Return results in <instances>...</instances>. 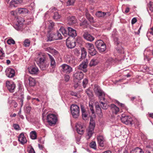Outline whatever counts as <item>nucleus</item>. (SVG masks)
<instances>
[{
    "label": "nucleus",
    "mask_w": 153,
    "mask_h": 153,
    "mask_svg": "<svg viewBox=\"0 0 153 153\" xmlns=\"http://www.w3.org/2000/svg\"><path fill=\"white\" fill-rule=\"evenodd\" d=\"M111 37L113 40L114 44L116 46L115 48L116 50L120 53H121L123 48L121 46V42L119 40L117 32L116 30H114L112 32Z\"/></svg>",
    "instance_id": "obj_1"
},
{
    "label": "nucleus",
    "mask_w": 153,
    "mask_h": 153,
    "mask_svg": "<svg viewBox=\"0 0 153 153\" xmlns=\"http://www.w3.org/2000/svg\"><path fill=\"white\" fill-rule=\"evenodd\" d=\"M37 64L40 69L43 71L46 70L49 65V62L47 60L46 56L44 55H42L39 57Z\"/></svg>",
    "instance_id": "obj_2"
},
{
    "label": "nucleus",
    "mask_w": 153,
    "mask_h": 153,
    "mask_svg": "<svg viewBox=\"0 0 153 153\" xmlns=\"http://www.w3.org/2000/svg\"><path fill=\"white\" fill-rule=\"evenodd\" d=\"M46 41L47 42H51L54 40L61 39L62 38V36L58 31L56 33L48 31L47 35Z\"/></svg>",
    "instance_id": "obj_3"
},
{
    "label": "nucleus",
    "mask_w": 153,
    "mask_h": 153,
    "mask_svg": "<svg viewBox=\"0 0 153 153\" xmlns=\"http://www.w3.org/2000/svg\"><path fill=\"white\" fill-rule=\"evenodd\" d=\"M94 90L95 94L98 96L100 101L105 100V93L98 85H94Z\"/></svg>",
    "instance_id": "obj_4"
},
{
    "label": "nucleus",
    "mask_w": 153,
    "mask_h": 153,
    "mask_svg": "<svg viewBox=\"0 0 153 153\" xmlns=\"http://www.w3.org/2000/svg\"><path fill=\"white\" fill-rule=\"evenodd\" d=\"M70 109L73 117L75 118H78L80 114L79 107L75 104H73L71 106Z\"/></svg>",
    "instance_id": "obj_5"
},
{
    "label": "nucleus",
    "mask_w": 153,
    "mask_h": 153,
    "mask_svg": "<svg viewBox=\"0 0 153 153\" xmlns=\"http://www.w3.org/2000/svg\"><path fill=\"white\" fill-rule=\"evenodd\" d=\"M47 120L48 125L51 126H52L56 124L57 121V117L54 114H50L47 116Z\"/></svg>",
    "instance_id": "obj_6"
},
{
    "label": "nucleus",
    "mask_w": 153,
    "mask_h": 153,
    "mask_svg": "<svg viewBox=\"0 0 153 153\" xmlns=\"http://www.w3.org/2000/svg\"><path fill=\"white\" fill-rule=\"evenodd\" d=\"M95 45L96 48L100 52H103L106 49L105 44L102 40H98L96 41Z\"/></svg>",
    "instance_id": "obj_7"
},
{
    "label": "nucleus",
    "mask_w": 153,
    "mask_h": 153,
    "mask_svg": "<svg viewBox=\"0 0 153 153\" xmlns=\"http://www.w3.org/2000/svg\"><path fill=\"white\" fill-rule=\"evenodd\" d=\"M120 119L122 122L126 125H132L133 124L132 118L130 116L123 114L122 115Z\"/></svg>",
    "instance_id": "obj_8"
},
{
    "label": "nucleus",
    "mask_w": 153,
    "mask_h": 153,
    "mask_svg": "<svg viewBox=\"0 0 153 153\" xmlns=\"http://www.w3.org/2000/svg\"><path fill=\"white\" fill-rule=\"evenodd\" d=\"M80 108L82 119L84 120H88L91 116L90 115L89 111H86L84 105H81Z\"/></svg>",
    "instance_id": "obj_9"
},
{
    "label": "nucleus",
    "mask_w": 153,
    "mask_h": 153,
    "mask_svg": "<svg viewBox=\"0 0 153 153\" xmlns=\"http://www.w3.org/2000/svg\"><path fill=\"white\" fill-rule=\"evenodd\" d=\"M86 46L87 48L89 53L91 56H94L96 54L97 51L94 48L93 44L90 43L86 44Z\"/></svg>",
    "instance_id": "obj_10"
},
{
    "label": "nucleus",
    "mask_w": 153,
    "mask_h": 153,
    "mask_svg": "<svg viewBox=\"0 0 153 153\" xmlns=\"http://www.w3.org/2000/svg\"><path fill=\"white\" fill-rule=\"evenodd\" d=\"M61 70L64 73L67 74H69L72 71V68L66 64H63L60 66Z\"/></svg>",
    "instance_id": "obj_11"
},
{
    "label": "nucleus",
    "mask_w": 153,
    "mask_h": 153,
    "mask_svg": "<svg viewBox=\"0 0 153 153\" xmlns=\"http://www.w3.org/2000/svg\"><path fill=\"white\" fill-rule=\"evenodd\" d=\"M88 64V61L87 59H85L78 66V68L80 70V71L82 70L85 73L87 72L86 68Z\"/></svg>",
    "instance_id": "obj_12"
},
{
    "label": "nucleus",
    "mask_w": 153,
    "mask_h": 153,
    "mask_svg": "<svg viewBox=\"0 0 153 153\" xmlns=\"http://www.w3.org/2000/svg\"><path fill=\"white\" fill-rule=\"evenodd\" d=\"M6 85L10 92L13 93L14 92L16 85L13 82L7 81L6 82Z\"/></svg>",
    "instance_id": "obj_13"
},
{
    "label": "nucleus",
    "mask_w": 153,
    "mask_h": 153,
    "mask_svg": "<svg viewBox=\"0 0 153 153\" xmlns=\"http://www.w3.org/2000/svg\"><path fill=\"white\" fill-rule=\"evenodd\" d=\"M5 72L6 76L9 78H11L15 76V71L14 69L11 68H7Z\"/></svg>",
    "instance_id": "obj_14"
},
{
    "label": "nucleus",
    "mask_w": 153,
    "mask_h": 153,
    "mask_svg": "<svg viewBox=\"0 0 153 153\" xmlns=\"http://www.w3.org/2000/svg\"><path fill=\"white\" fill-rule=\"evenodd\" d=\"M18 93L20 95H19L18 98V101L20 104L21 107H22L23 105V101L24 99V95L23 92H22V90H19Z\"/></svg>",
    "instance_id": "obj_15"
},
{
    "label": "nucleus",
    "mask_w": 153,
    "mask_h": 153,
    "mask_svg": "<svg viewBox=\"0 0 153 153\" xmlns=\"http://www.w3.org/2000/svg\"><path fill=\"white\" fill-rule=\"evenodd\" d=\"M18 141L22 145H24L27 142V140L23 132L21 133L18 137Z\"/></svg>",
    "instance_id": "obj_16"
},
{
    "label": "nucleus",
    "mask_w": 153,
    "mask_h": 153,
    "mask_svg": "<svg viewBox=\"0 0 153 153\" xmlns=\"http://www.w3.org/2000/svg\"><path fill=\"white\" fill-rule=\"evenodd\" d=\"M74 76L76 79L79 80L83 78L84 74L81 71H79L74 74Z\"/></svg>",
    "instance_id": "obj_17"
},
{
    "label": "nucleus",
    "mask_w": 153,
    "mask_h": 153,
    "mask_svg": "<svg viewBox=\"0 0 153 153\" xmlns=\"http://www.w3.org/2000/svg\"><path fill=\"white\" fill-rule=\"evenodd\" d=\"M68 35L72 37H74L77 35L76 30L70 27L67 28Z\"/></svg>",
    "instance_id": "obj_18"
},
{
    "label": "nucleus",
    "mask_w": 153,
    "mask_h": 153,
    "mask_svg": "<svg viewBox=\"0 0 153 153\" xmlns=\"http://www.w3.org/2000/svg\"><path fill=\"white\" fill-rule=\"evenodd\" d=\"M83 36L84 38L87 41L92 42L93 41L94 38L88 32H85Z\"/></svg>",
    "instance_id": "obj_19"
},
{
    "label": "nucleus",
    "mask_w": 153,
    "mask_h": 153,
    "mask_svg": "<svg viewBox=\"0 0 153 153\" xmlns=\"http://www.w3.org/2000/svg\"><path fill=\"white\" fill-rule=\"evenodd\" d=\"M85 16L90 23H94L95 21L93 17L88 12L87 10L85 12Z\"/></svg>",
    "instance_id": "obj_20"
},
{
    "label": "nucleus",
    "mask_w": 153,
    "mask_h": 153,
    "mask_svg": "<svg viewBox=\"0 0 153 153\" xmlns=\"http://www.w3.org/2000/svg\"><path fill=\"white\" fill-rule=\"evenodd\" d=\"M76 131L77 133L80 134H82L84 131L83 129V127L81 124H77L76 125Z\"/></svg>",
    "instance_id": "obj_21"
},
{
    "label": "nucleus",
    "mask_w": 153,
    "mask_h": 153,
    "mask_svg": "<svg viewBox=\"0 0 153 153\" xmlns=\"http://www.w3.org/2000/svg\"><path fill=\"white\" fill-rule=\"evenodd\" d=\"M66 44L67 47L70 48H72L76 46V43L73 40L70 41L67 40L66 42Z\"/></svg>",
    "instance_id": "obj_22"
},
{
    "label": "nucleus",
    "mask_w": 153,
    "mask_h": 153,
    "mask_svg": "<svg viewBox=\"0 0 153 153\" xmlns=\"http://www.w3.org/2000/svg\"><path fill=\"white\" fill-rule=\"evenodd\" d=\"M28 70L30 73L32 74H37L39 71L38 68L36 67H30Z\"/></svg>",
    "instance_id": "obj_23"
},
{
    "label": "nucleus",
    "mask_w": 153,
    "mask_h": 153,
    "mask_svg": "<svg viewBox=\"0 0 153 153\" xmlns=\"http://www.w3.org/2000/svg\"><path fill=\"white\" fill-rule=\"evenodd\" d=\"M20 23H16V24L13 26L17 30L19 31H22L23 30L22 21Z\"/></svg>",
    "instance_id": "obj_24"
},
{
    "label": "nucleus",
    "mask_w": 153,
    "mask_h": 153,
    "mask_svg": "<svg viewBox=\"0 0 153 153\" xmlns=\"http://www.w3.org/2000/svg\"><path fill=\"white\" fill-rule=\"evenodd\" d=\"M110 107L112 110L113 113L115 114H117L119 111V109L114 104H111L110 105Z\"/></svg>",
    "instance_id": "obj_25"
},
{
    "label": "nucleus",
    "mask_w": 153,
    "mask_h": 153,
    "mask_svg": "<svg viewBox=\"0 0 153 153\" xmlns=\"http://www.w3.org/2000/svg\"><path fill=\"white\" fill-rule=\"evenodd\" d=\"M28 84L30 86L33 87L35 86L36 82L35 79L30 76L28 77Z\"/></svg>",
    "instance_id": "obj_26"
},
{
    "label": "nucleus",
    "mask_w": 153,
    "mask_h": 153,
    "mask_svg": "<svg viewBox=\"0 0 153 153\" xmlns=\"http://www.w3.org/2000/svg\"><path fill=\"white\" fill-rule=\"evenodd\" d=\"M97 139L99 145L102 147H104V137L102 136H98Z\"/></svg>",
    "instance_id": "obj_27"
},
{
    "label": "nucleus",
    "mask_w": 153,
    "mask_h": 153,
    "mask_svg": "<svg viewBox=\"0 0 153 153\" xmlns=\"http://www.w3.org/2000/svg\"><path fill=\"white\" fill-rule=\"evenodd\" d=\"M48 55L49 56L50 60L51 62V67L52 68H54L56 66V62L54 59L53 57L50 54H48Z\"/></svg>",
    "instance_id": "obj_28"
},
{
    "label": "nucleus",
    "mask_w": 153,
    "mask_h": 153,
    "mask_svg": "<svg viewBox=\"0 0 153 153\" xmlns=\"http://www.w3.org/2000/svg\"><path fill=\"white\" fill-rule=\"evenodd\" d=\"M95 109L97 114L102 116L101 109L98 102H96L95 104Z\"/></svg>",
    "instance_id": "obj_29"
},
{
    "label": "nucleus",
    "mask_w": 153,
    "mask_h": 153,
    "mask_svg": "<svg viewBox=\"0 0 153 153\" xmlns=\"http://www.w3.org/2000/svg\"><path fill=\"white\" fill-rule=\"evenodd\" d=\"M58 31L60 33H61L65 36H67L68 35V30H67L63 27H61Z\"/></svg>",
    "instance_id": "obj_30"
},
{
    "label": "nucleus",
    "mask_w": 153,
    "mask_h": 153,
    "mask_svg": "<svg viewBox=\"0 0 153 153\" xmlns=\"http://www.w3.org/2000/svg\"><path fill=\"white\" fill-rule=\"evenodd\" d=\"M21 3V1H19L18 0H12L10 3V6L11 7H15L17 6V4Z\"/></svg>",
    "instance_id": "obj_31"
},
{
    "label": "nucleus",
    "mask_w": 153,
    "mask_h": 153,
    "mask_svg": "<svg viewBox=\"0 0 153 153\" xmlns=\"http://www.w3.org/2000/svg\"><path fill=\"white\" fill-rule=\"evenodd\" d=\"M94 129H92V128L89 127L87 130V136L88 137V139H90L94 133Z\"/></svg>",
    "instance_id": "obj_32"
},
{
    "label": "nucleus",
    "mask_w": 153,
    "mask_h": 153,
    "mask_svg": "<svg viewBox=\"0 0 153 153\" xmlns=\"http://www.w3.org/2000/svg\"><path fill=\"white\" fill-rule=\"evenodd\" d=\"M27 10L25 8H19L18 9V12L20 14H25L28 13Z\"/></svg>",
    "instance_id": "obj_33"
},
{
    "label": "nucleus",
    "mask_w": 153,
    "mask_h": 153,
    "mask_svg": "<svg viewBox=\"0 0 153 153\" xmlns=\"http://www.w3.org/2000/svg\"><path fill=\"white\" fill-rule=\"evenodd\" d=\"M95 126V123L93 120V117H90V120L89 123V127L90 128H92V129H94Z\"/></svg>",
    "instance_id": "obj_34"
},
{
    "label": "nucleus",
    "mask_w": 153,
    "mask_h": 153,
    "mask_svg": "<svg viewBox=\"0 0 153 153\" xmlns=\"http://www.w3.org/2000/svg\"><path fill=\"white\" fill-rule=\"evenodd\" d=\"M107 13L102 12L101 11L97 12L96 14V16L98 17H103Z\"/></svg>",
    "instance_id": "obj_35"
},
{
    "label": "nucleus",
    "mask_w": 153,
    "mask_h": 153,
    "mask_svg": "<svg viewBox=\"0 0 153 153\" xmlns=\"http://www.w3.org/2000/svg\"><path fill=\"white\" fill-rule=\"evenodd\" d=\"M87 54V52H86L85 48H82L81 49V60L85 59Z\"/></svg>",
    "instance_id": "obj_36"
},
{
    "label": "nucleus",
    "mask_w": 153,
    "mask_h": 153,
    "mask_svg": "<svg viewBox=\"0 0 153 153\" xmlns=\"http://www.w3.org/2000/svg\"><path fill=\"white\" fill-rule=\"evenodd\" d=\"M99 62V61L97 59H93L89 63L90 66H95L97 65Z\"/></svg>",
    "instance_id": "obj_37"
},
{
    "label": "nucleus",
    "mask_w": 153,
    "mask_h": 153,
    "mask_svg": "<svg viewBox=\"0 0 153 153\" xmlns=\"http://www.w3.org/2000/svg\"><path fill=\"white\" fill-rule=\"evenodd\" d=\"M68 23L70 24H75L76 22V20L74 16H72L70 17L68 19Z\"/></svg>",
    "instance_id": "obj_38"
},
{
    "label": "nucleus",
    "mask_w": 153,
    "mask_h": 153,
    "mask_svg": "<svg viewBox=\"0 0 153 153\" xmlns=\"http://www.w3.org/2000/svg\"><path fill=\"white\" fill-rule=\"evenodd\" d=\"M88 25V22L86 19H85L80 23V25L83 27H86Z\"/></svg>",
    "instance_id": "obj_39"
},
{
    "label": "nucleus",
    "mask_w": 153,
    "mask_h": 153,
    "mask_svg": "<svg viewBox=\"0 0 153 153\" xmlns=\"http://www.w3.org/2000/svg\"><path fill=\"white\" fill-rule=\"evenodd\" d=\"M30 43V41L28 39H25L23 42V45L26 47H28Z\"/></svg>",
    "instance_id": "obj_40"
},
{
    "label": "nucleus",
    "mask_w": 153,
    "mask_h": 153,
    "mask_svg": "<svg viewBox=\"0 0 153 153\" xmlns=\"http://www.w3.org/2000/svg\"><path fill=\"white\" fill-rule=\"evenodd\" d=\"M30 137L31 139L35 140L37 137L36 133L35 131H32L30 133Z\"/></svg>",
    "instance_id": "obj_41"
},
{
    "label": "nucleus",
    "mask_w": 153,
    "mask_h": 153,
    "mask_svg": "<svg viewBox=\"0 0 153 153\" xmlns=\"http://www.w3.org/2000/svg\"><path fill=\"white\" fill-rule=\"evenodd\" d=\"M99 102L101 104L100 105L101 106V108L103 109L106 110L108 108V106L107 103L105 102H103L102 101H101L100 100V101H99Z\"/></svg>",
    "instance_id": "obj_42"
},
{
    "label": "nucleus",
    "mask_w": 153,
    "mask_h": 153,
    "mask_svg": "<svg viewBox=\"0 0 153 153\" xmlns=\"http://www.w3.org/2000/svg\"><path fill=\"white\" fill-rule=\"evenodd\" d=\"M146 153H153V148L150 146H147L146 148Z\"/></svg>",
    "instance_id": "obj_43"
},
{
    "label": "nucleus",
    "mask_w": 153,
    "mask_h": 153,
    "mask_svg": "<svg viewBox=\"0 0 153 153\" xmlns=\"http://www.w3.org/2000/svg\"><path fill=\"white\" fill-rule=\"evenodd\" d=\"M61 16L58 12H55L54 13V15L53 16V18L54 19L57 20L60 19Z\"/></svg>",
    "instance_id": "obj_44"
},
{
    "label": "nucleus",
    "mask_w": 153,
    "mask_h": 153,
    "mask_svg": "<svg viewBox=\"0 0 153 153\" xmlns=\"http://www.w3.org/2000/svg\"><path fill=\"white\" fill-rule=\"evenodd\" d=\"M76 0H68L66 2L67 6H73L74 5Z\"/></svg>",
    "instance_id": "obj_45"
},
{
    "label": "nucleus",
    "mask_w": 153,
    "mask_h": 153,
    "mask_svg": "<svg viewBox=\"0 0 153 153\" xmlns=\"http://www.w3.org/2000/svg\"><path fill=\"white\" fill-rule=\"evenodd\" d=\"M89 106L90 109L92 114H94L95 113L94 111V109L93 103L92 102H89Z\"/></svg>",
    "instance_id": "obj_46"
},
{
    "label": "nucleus",
    "mask_w": 153,
    "mask_h": 153,
    "mask_svg": "<svg viewBox=\"0 0 153 153\" xmlns=\"http://www.w3.org/2000/svg\"><path fill=\"white\" fill-rule=\"evenodd\" d=\"M54 25V23L52 21H50L49 22V24L48 25V29L49 30V31H51V30H52L53 28V27Z\"/></svg>",
    "instance_id": "obj_47"
},
{
    "label": "nucleus",
    "mask_w": 153,
    "mask_h": 153,
    "mask_svg": "<svg viewBox=\"0 0 153 153\" xmlns=\"http://www.w3.org/2000/svg\"><path fill=\"white\" fill-rule=\"evenodd\" d=\"M114 62V60L111 58H109L106 62V64L111 65Z\"/></svg>",
    "instance_id": "obj_48"
},
{
    "label": "nucleus",
    "mask_w": 153,
    "mask_h": 153,
    "mask_svg": "<svg viewBox=\"0 0 153 153\" xmlns=\"http://www.w3.org/2000/svg\"><path fill=\"white\" fill-rule=\"evenodd\" d=\"M90 146L91 148L95 149H96V142L95 141L92 142L90 143Z\"/></svg>",
    "instance_id": "obj_49"
},
{
    "label": "nucleus",
    "mask_w": 153,
    "mask_h": 153,
    "mask_svg": "<svg viewBox=\"0 0 153 153\" xmlns=\"http://www.w3.org/2000/svg\"><path fill=\"white\" fill-rule=\"evenodd\" d=\"M4 57V53L2 49L0 48V59H3Z\"/></svg>",
    "instance_id": "obj_50"
},
{
    "label": "nucleus",
    "mask_w": 153,
    "mask_h": 153,
    "mask_svg": "<svg viewBox=\"0 0 153 153\" xmlns=\"http://www.w3.org/2000/svg\"><path fill=\"white\" fill-rule=\"evenodd\" d=\"M7 43L9 45L14 44H15L14 40L13 39H10L7 40Z\"/></svg>",
    "instance_id": "obj_51"
},
{
    "label": "nucleus",
    "mask_w": 153,
    "mask_h": 153,
    "mask_svg": "<svg viewBox=\"0 0 153 153\" xmlns=\"http://www.w3.org/2000/svg\"><path fill=\"white\" fill-rule=\"evenodd\" d=\"M85 92L88 96H90L92 94V92L90 88H88L86 89Z\"/></svg>",
    "instance_id": "obj_52"
},
{
    "label": "nucleus",
    "mask_w": 153,
    "mask_h": 153,
    "mask_svg": "<svg viewBox=\"0 0 153 153\" xmlns=\"http://www.w3.org/2000/svg\"><path fill=\"white\" fill-rule=\"evenodd\" d=\"M136 153H144V152L139 147H137L135 148Z\"/></svg>",
    "instance_id": "obj_53"
},
{
    "label": "nucleus",
    "mask_w": 153,
    "mask_h": 153,
    "mask_svg": "<svg viewBox=\"0 0 153 153\" xmlns=\"http://www.w3.org/2000/svg\"><path fill=\"white\" fill-rule=\"evenodd\" d=\"M88 83V80L87 79L85 78L83 79V82H82V84H83V87L84 88H85V87L86 86V85Z\"/></svg>",
    "instance_id": "obj_54"
},
{
    "label": "nucleus",
    "mask_w": 153,
    "mask_h": 153,
    "mask_svg": "<svg viewBox=\"0 0 153 153\" xmlns=\"http://www.w3.org/2000/svg\"><path fill=\"white\" fill-rule=\"evenodd\" d=\"M13 127L14 129L16 130H19L20 127L19 125L18 124H15L13 125Z\"/></svg>",
    "instance_id": "obj_55"
},
{
    "label": "nucleus",
    "mask_w": 153,
    "mask_h": 153,
    "mask_svg": "<svg viewBox=\"0 0 153 153\" xmlns=\"http://www.w3.org/2000/svg\"><path fill=\"white\" fill-rule=\"evenodd\" d=\"M119 106H120L123 109H125L126 110H128L127 107L124 104L120 103Z\"/></svg>",
    "instance_id": "obj_56"
},
{
    "label": "nucleus",
    "mask_w": 153,
    "mask_h": 153,
    "mask_svg": "<svg viewBox=\"0 0 153 153\" xmlns=\"http://www.w3.org/2000/svg\"><path fill=\"white\" fill-rule=\"evenodd\" d=\"M22 21V24H23V22L24 21V19L22 17H19L17 18V22L16 23H20V22H22V21Z\"/></svg>",
    "instance_id": "obj_57"
},
{
    "label": "nucleus",
    "mask_w": 153,
    "mask_h": 153,
    "mask_svg": "<svg viewBox=\"0 0 153 153\" xmlns=\"http://www.w3.org/2000/svg\"><path fill=\"white\" fill-rule=\"evenodd\" d=\"M79 51L77 49H76L74 50V53L77 56H79L80 55Z\"/></svg>",
    "instance_id": "obj_58"
},
{
    "label": "nucleus",
    "mask_w": 153,
    "mask_h": 153,
    "mask_svg": "<svg viewBox=\"0 0 153 153\" xmlns=\"http://www.w3.org/2000/svg\"><path fill=\"white\" fill-rule=\"evenodd\" d=\"M18 115L19 117L22 119H23L24 118L22 115L21 114V109H20L18 113Z\"/></svg>",
    "instance_id": "obj_59"
},
{
    "label": "nucleus",
    "mask_w": 153,
    "mask_h": 153,
    "mask_svg": "<svg viewBox=\"0 0 153 153\" xmlns=\"http://www.w3.org/2000/svg\"><path fill=\"white\" fill-rule=\"evenodd\" d=\"M70 77L68 75H66L65 76V80L66 82L68 81L70 79Z\"/></svg>",
    "instance_id": "obj_60"
},
{
    "label": "nucleus",
    "mask_w": 153,
    "mask_h": 153,
    "mask_svg": "<svg viewBox=\"0 0 153 153\" xmlns=\"http://www.w3.org/2000/svg\"><path fill=\"white\" fill-rule=\"evenodd\" d=\"M148 6L150 10H151L152 12L153 11V7L152 6V4L151 3H150L149 4Z\"/></svg>",
    "instance_id": "obj_61"
},
{
    "label": "nucleus",
    "mask_w": 153,
    "mask_h": 153,
    "mask_svg": "<svg viewBox=\"0 0 153 153\" xmlns=\"http://www.w3.org/2000/svg\"><path fill=\"white\" fill-rule=\"evenodd\" d=\"M70 94L72 96H74L76 97H77V94L76 93L74 92L73 91L70 92Z\"/></svg>",
    "instance_id": "obj_62"
},
{
    "label": "nucleus",
    "mask_w": 153,
    "mask_h": 153,
    "mask_svg": "<svg viewBox=\"0 0 153 153\" xmlns=\"http://www.w3.org/2000/svg\"><path fill=\"white\" fill-rule=\"evenodd\" d=\"M29 153H35L33 148L31 147L29 150Z\"/></svg>",
    "instance_id": "obj_63"
},
{
    "label": "nucleus",
    "mask_w": 153,
    "mask_h": 153,
    "mask_svg": "<svg viewBox=\"0 0 153 153\" xmlns=\"http://www.w3.org/2000/svg\"><path fill=\"white\" fill-rule=\"evenodd\" d=\"M148 33H149L150 34L153 35V26L150 28V30L148 31Z\"/></svg>",
    "instance_id": "obj_64"
}]
</instances>
